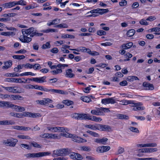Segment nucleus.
Returning a JSON list of instances; mask_svg holds the SVG:
<instances>
[{"mask_svg": "<svg viewBox=\"0 0 160 160\" xmlns=\"http://www.w3.org/2000/svg\"><path fill=\"white\" fill-rule=\"evenodd\" d=\"M139 6L138 2H136L133 3L131 7L132 9H135L138 8Z\"/></svg>", "mask_w": 160, "mask_h": 160, "instance_id": "62", "label": "nucleus"}, {"mask_svg": "<svg viewBox=\"0 0 160 160\" xmlns=\"http://www.w3.org/2000/svg\"><path fill=\"white\" fill-rule=\"evenodd\" d=\"M4 64L5 66L2 67V68L3 69H7L12 66V62L11 60H10L4 62Z\"/></svg>", "mask_w": 160, "mask_h": 160, "instance_id": "20", "label": "nucleus"}, {"mask_svg": "<svg viewBox=\"0 0 160 160\" xmlns=\"http://www.w3.org/2000/svg\"><path fill=\"white\" fill-rule=\"evenodd\" d=\"M62 72V70L61 69H57L56 70H53L51 71V72L53 75L57 74L58 73H61Z\"/></svg>", "mask_w": 160, "mask_h": 160, "instance_id": "51", "label": "nucleus"}, {"mask_svg": "<svg viewBox=\"0 0 160 160\" xmlns=\"http://www.w3.org/2000/svg\"><path fill=\"white\" fill-rule=\"evenodd\" d=\"M47 129L49 131L52 132H57L59 131V132H64L66 131V129L62 127H52L49 126L47 127Z\"/></svg>", "mask_w": 160, "mask_h": 160, "instance_id": "6", "label": "nucleus"}, {"mask_svg": "<svg viewBox=\"0 0 160 160\" xmlns=\"http://www.w3.org/2000/svg\"><path fill=\"white\" fill-rule=\"evenodd\" d=\"M14 59L21 60L25 58V56L23 55H15L12 56Z\"/></svg>", "mask_w": 160, "mask_h": 160, "instance_id": "42", "label": "nucleus"}, {"mask_svg": "<svg viewBox=\"0 0 160 160\" xmlns=\"http://www.w3.org/2000/svg\"><path fill=\"white\" fill-rule=\"evenodd\" d=\"M19 39L22 42L28 43L32 41V38L25 35H23L20 36Z\"/></svg>", "mask_w": 160, "mask_h": 160, "instance_id": "11", "label": "nucleus"}, {"mask_svg": "<svg viewBox=\"0 0 160 160\" xmlns=\"http://www.w3.org/2000/svg\"><path fill=\"white\" fill-rule=\"evenodd\" d=\"M20 146L22 149L25 148L28 150H31L32 148L31 146L26 144H21L20 145Z\"/></svg>", "mask_w": 160, "mask_h": 160, "instance_id": "34", "label": "nucleus"}, {"mask_svg": "<svg viewBox=\"0 0 160 160\" xmlns=\"http://www.w3.org/2000/svg\"><path fill=\"white\" fill-rule=\"evenodd\" d=\"M52 93H58L62 94H65L67 93V92H64L63 91L61 90L55 89H52Z\"/></svg>", "mask_w": 160, "mask_h": 160, "instance_id": "27", "label": "nucleus"}, {"mask_svg": "<svg viewBox=\"0 0 160 160\" xmlns=\"http://www.w3.org/2000/svg\"><path fill=\"white\" fill-rule=\"evenodd\" d=\"M16 14L14 13H8V14H4L2 15V16L4 17H13L16 15Z\"/></svg>", "mask_w": 160, "mask_h": 160, "instance_id": "55", "label": "nucleus"}, {"mask_svg": "<svg viewBox=\"0 0 160 160\" xmlns=\"http://www.w3.org/2000/svg\"><path fill=\"white\" fill-rule=\"evenodd\" d=\"M135 33V31L134 29H131L129 30L127 33V35L128 37H131L133 36Z\"/></svg>", "mask_w": 160, "mask_h": 160, "instance_id": "30", "label": "nucleus"}, {"mask_svg": "<svg viewBox=\"0 0 160 160\" xmlns=\"http://www.w3.org/2000/svg\"><path fill=\"white\" fill-rule=\"evenodd\" d=\"M70 149L68 148H62L53 151L52 156L55 157L59 156L68 155L70 153Z\"/></svg>", "mask_w": 160, "mask_h": 160, "instance_id": "1", "label": "nucleus"}, {"mask_svg": "<svg viewBox=\"0 0 160 160\" xmlns=\"http://www.w3.org/2000/svg\"><path fill=\"white\" fill-rule=\"evenodd\" d=\"M17 137L20 139H30V138L28 136L25 135H19L17 136Z\"/></svg>", "mask_w": 160, "mask_h": 160, "instance_id": "47", "label": "nucleus"}, {"mask_svg": "<svg viewBox=\"0 0 160 160\" xmlns=\"http://www.w3.org/2000/svg\"><path fill=\"white\" fill-rule=\"evenodd\" d=\"M0 34L2 36H10L11 35H14L15 33L13 32H2Z\"/></svg>", "mask_w": 160, "mask_h": 160, "instance_id": "31", "label": "nucleus"}, {"mask_svg": "<svg viewBox=\"0 0 160 160\" xmlns=\"http://www.w3.org/2000/svg\"><path fill=\"white\" fill-rule=\"evenodd\" d=\"M81 99L83 102H89L91 101V98L87 96L81 97Z\"/></svg>", "mask_w": 160, "mask_h": 160, "instance_id": "36", "label": "nucleus"}, {"mask_svg": "<svg viewBox=\"0 0 160 160\" xmlns=\"http://www.w3.org/2000/svg\"><path fill=\"white\" fill-rule=\"evenodd\" d=\"M68 27V25L66 23L61 24L57 25L54 26V27L56 28H67Z\"/></svg>", "mask_w": 160, "mask_h": 160, "instance_id": "50", "label": "nucleus"}, {"mask_svg": "<svg viewBox=\"0 0 160 160\" xmlns=\"http://www.w3.org/2000/svg\"><path fill=\"white\" fill-rule=\"evenodd\" d=\"M109 108L100 107L96 108L95 109L91 111V113L92 114L97 116H103L104 115V113L110 112Z\"/></svg>", "mask_w": 160, "mask_h": 160, "instance_id": "2", "label": "nucleus"}, {"mask_svg": "<svg viewBox=\"0 0 160 160\" xmlns=\"http://www.w3.org/2000/svg\"><path fill=\"white\" fill-rule=\"evenodd\" d=\"M68 134V137L72 138L73 139L72 140L76 142L80 143L86 142H87V140L85 139H83L82 138L74 135L72 134L69 133Z\"/></svg>", "mask_w": 160, "mask_h": 160, "instance_id": "5", "label": "nucleus"}, {"mask_svg": "<svg viewBox=\"0 0 160 160\" xmlns=\"http://www.w3.org/2000/svg\"><path fill=\"white\" fill-rule=\"evenodd\" d=\"M96 122H100L102 120V119L100 117H97L95 116H90L89 115V119Z\"/></svg>", "mask_w": 160, "mask_h": 160, "instance_id": "23", "label": "nucleus"}, {"mask_svg": "<svg viewBox=\"0 0 160 160\" xmlns=\"http://www.w3.org/2000/svg\"><path fill=\"white\" fill-rule=\"evenodd\" d=\"M13 108L17 112H22L25 111V110L24 107H21L16 105H14V107Z\"/></svg>", "mask_w": 160, "mask_h": 160, "instance_id": "25", "label": "nucleus"}, {"mask_svg": "<svg viewBox=\"0 0 160 160\" xmlns=\"http://www.w3.org/2000/svg\"><path fill=\"white\" fill-rule=\"evenodd\" d=\"M117 117L119 119H125L128 120L129 119V117L126 115L119 114L117 116Z\"/></svg>", "mask_w": 160, "mask_h": 160, "instance_id": "35", "label": "nucleus"}, {"mask_svg": "<svg viewBox=\"0 0 160 160\" xmlns=\"http://www.w3.org/2000/svg\"><path fill=\"white\" fill-rule=\"evenodd\" d=\"M52 102V100L49 98H44L42 100L36 101L37 104L43 105H46L47 104Z\"/></svg>", "mask_w": 160, "mask_h": 160, "instance_id": "12", "label": "nucleus"}, {"mask_svg": "<svg viewBox=\"0 0 160 160\" xmlns=\"http://www.w3.org/2000/svg\"><path fill=\"white\" fill-rule=\"evenodd\" d=\"M129 129L132 132H136V133H138L139 131L138 128H135L133 127H130Z\"/></svg>", "mask_w": 160, "mask_h": 160, "instance_id": "53", "label": "nucleus"}, {"mask_svg": "<svg viewBox=\"0 0 160 160\" xmlns=\"http://www.w3.org/2000/svg\"><path fill=\"white\" fill-rule=\"evenodd\" d=\"M9 98L12 100H22L24 98L21 96L17 95H10Z\"/></svg>", "mask_w": 160, "mask_h": 160, "instance_id": "21", "label": "nucleus"}, {"mask_svg": "<svg viewBox=\"0 0 160 160\" xmlns=\"http://www.w3.org/2000/svg\"><path fill=\"white\" fill-rule=\"evenodd\" d=\"M142 105L141 102H138L133 103V105H131L133 107V110L134 111L142 110H143L144 108L143 107H140V106Z\"/></svg>", "mask_w": 160, "mask_h": 160, "instance_id": "10", "label": "nucleus"}, {"mask_svg": "<svg viewBox=\"0 0 160 160\" xmlns=\"http://www.w3.org/2000/svg\"><path fill=\"white\" fill-rule=\"evenodd\" d=\"M89 115L87 114H80V119H89Z\"/></svg>", "mask_w": 160, "mask_h": 160, "instance_id": "32", "label": "nucleus"}, {"mask_svg": "<svg viewBox=\"0 0 160 160\" xmlns=\"http://www.w3.org/2000/svg\"><path fill=\"white\" fill-rule=\"evenodd\" d=\"M34 28L33 27H31L28 29H23L22 30V35H30L33 31Z\"/></svg>", "mask_w": 160, "mask_h": 160, "instance_id": "18", "label": "nucleus"}, {"mask_svg": "<svg viewBox=\"0 0 160 160\" xmlns=\"http://www.w3.org/2000/svg\"><path fill=\"white\" fill-rule=\"evenodd\" d=\"M81 149L85 151H90L91 150L89 147L87 146H82L81 147Z\"/></svg>", "mask_w": 160, "mask_h": 160, "instance_id": "63", "label": "nucleus"}, {"mask_svg": "<svg viewBox=\"0 0 160 160\" xmlns=\"http://www.w3.org/2000/svg\"><path fill=\"white\" fill-rule=\"evenodd\" d=\"M136 159L137 160H157V159L152 158H137Z\"/></svg>", "mask_w": 160, "mask_h": 160, "instance_id": "61", "label": "nucleus"}, {"mask_svg": "<svg viewBox=\"0 0 160 160\" xmlns=\"http://www.w3.org/2000/svg\"><path fill=\"white\" fill-rule=\"evenodd\" d=\"M2 87L4 88L6 90L8 91L13 93H20L21 92L17 90V87H4L3 86H2Z\"/></svg>", "mask_w": 160, "mask_h": 160, "instance_id": "9", "label": "nucleus"}, {"mask_svg": "<svg viewBox=\"0 0 160 160\" xmlns=\"http://www.w3.org/2000/svg\"><path fill=\"white\" fill-rule=\"evenodd\" d=\"M14 107V105L12 104L11 102H5V107L7 108H13Z\"/></svg>", "mask_w": 160, "mask_h": 160, "instance_id": "57", "label": "nucleus"}, {"mask_svg": "<svg viewBox=\"0 0 160 160\" xmlns=\"http://www.w3.org/2000/svg\"><path fill=\"white\" fill-rule=\"evenodd\" d=\"M86 132L93 137L99 138L100 137L98 133L93 131L88 130Z\"/></svg>", "mask_w": 160, "mask_h": 160, "instance_id": "33", "label": "nucleus"}, {"mask_svg": "<svg viewBox=\"0 0 160 160\" xmlns=\"http://www.w3.org/2000/svg\"><path fill=\"white\" fill-rule=\"evenodd\" d=\"M62 103L67 106H70L72 105L73 104V102L71 100H63Z\"/></svg>", "mask_w": 160, "mask_h": 160, "instance_id": "39", "label": "nucleus"}, {"mask_svg": "<svg viewBox=\"0 0 160 160\" xmlns=\"http://www.w3.org/2000/svg\"><path fill=\"white\" fill-rule=\"evenodd\" d=\"M98 124L96 125H93L91 124H86L85 125V127L89 128H90L93 130H98Z\"/></svg>", "mask_w": 160, "mask_h": 160, "instance_id": "29", "label": "nucleus"}, {"mask_svg": "<svg viewBox=\"0 0 160 160\" xmlns=\"http://www.w3.org/2000/svg\"><path fill=\"white\" fill-rule=\"evenodd\" d=\"M134 80H139V79L136 76H129L127 78V80L129 82H133Z\"/></svg>", "mask_w": 160, "mask_h": 160, "instance_id": "37", "label": "nucleus"}, {"mask_svg": "<svg viewBox=\"0 0 160 160\" xmlns=\"http://www.w3.org/2000/svg\"><path fill=\"white\" fill-rule=\"evenodd\" d=\"M125 151L124 149L123 148L121 147H118V150L117 152L116 153V155H118L119 154H122Z\"/></svg>", "mask_w": 160, "mask_h": 160, "instance_id": "45", "label": "nucleus"}, {"mask_svg": "<svg viewBox=\"0 0 160 160\" xmlns=\"http://www.w3.org/2000/svg\"><path fill=\"white\" fill-rule=\"evenodd\" d=\"M140 23L142 25H148V22L146 20L144 19H142L140 21Z\"/></svg>", "mask_w": 160, "mask_h": 160, "instance_id": "64", "label": "nucleus"}, {"mask_svg": "<svg viewBox=\"0 0 160 160\" xmlns=\"http://www.w3.org/2000/svg\"><path fill=\"white\" fill-rule=\"evenodd\" d=\"M46 77L45 76H43L40 78H36V82L38 83H42L46 82L45 79Z\"/></svg>", "mask_w": 160, "mask_h": 160, "instance_id": "24", "label": "nucleus"}, {"mask_svg": "<svg viewBox=\"0 0 160 160\" xmlns=\"http://www.w3.org/2000/svg\"><path fill=\"white\" fill-rule=\"evenodd\" d=\"M88 53L92 56H97L99 54L98 52L95 51H92L89 49L88 50Z\"/></svg>", "mask_w": 160, "mask_h": 160, "instance_id": "41", "label": "nucleus"}, {"mask_svg": "<svg viewBox=\"0 0 160 160\" xmlns=\"http://www.w3.org/2000/svg\"><path fill=\"white\" fill-rule=\"evenodd\" d=\"M132 45V42H129L126 44H123L122 45V47L124 49H126L130 48Z\"/></svg>", "mask_w": 160, "mask_h": 160, "instance_id": "26", "label": "nucleus"}, {"mask_svg": "<svg viewBox=\"0 0 160 160\" xmlns=\"http://www.w3.org/2000/svg\"><path fill=\"white\" fill-rule=\"evenodd\" d=\"M50 48V42H47L45 44H43L41 48L43 49H46V48Z\"/></svg>", "mask_w": 160, "mask_h": 160, "instance_id": "52", "label": "nucleus"}, {"mask_svg": "<svg viewBox=\"0 0 160 160\" xmlns=\"http://www.w3.org/2000/svg\"><path fill=\"white\" fill-rule=\"evenodd\" d=\"M15 124V122L12 120H3L0 121V125H12Z\"/></svg>", "mask_w": 160, "mask_h": 160, "instance_id": "17", "label": "nucleus"}, {"mask_svg": "<svg viewBox=\"0 0 160 160\" xmlns=\"http://www.w3.org/2000/svg\"><path fill=\"white\" fill-rule=\"evenodd\" d=\"M70 153H68V155H69L71 158L74 159H76V156L77 155L76 153H75L74 152H71L70 150Z\"/></svg>", "mask_w": 160, "mask_h": 160, "instance_id": "44", "label": "nucleus"}, {"mask_svg": "<svg viewBox=\"0 0 160 160\" xmlns=\"http://www.w3.org/2000/svg\"><path fill=\"white\" fill-rule=\"evenodd\" d=\"M127 4V1L125 0H121L119 2V5L121 7H124L126 6Z\"/></svg>", "mask_w": 160, "mask_h": 160, "instance_id": "58", "label": "nucleus"}, {"mask_svg": "<svg viewBox=\"0 0 160 160\" xmlns=\"http://www.w3.org/2000/svg\"><path fill=\"white\" fill-rule=\"evenodd\" d=\"M110 149L109 146H102L98 147L96 151L99 152H103L109 151Z\"/></svg>", "mask_w": 160, "mask_h": 160, "instance_id": "8", "label": "nucleus"}, {"mask_svg": "<svg viewBox=\"0 0 160 160\" xmlns=\"http://www.w3.org/2000/svg\"><path fill=\"white\" fill-rule=\"evenodd\" d=\"M58 31L54 29L49 28L46 30H43L41 32H44L48 33L50 32H57Z\"/></svg>", "mask_w": 160, "mask_h": 160, "instance_id": "40", "label": "nucleus"}, {"mask_svg": "<svg viewBox=\"0 0 160 160\" xmlns=\"http://www.w3.org/2000/svg\"><path fill=\"white\" fill-rule=\"evenodd\" d=\"M51 153L49 152H39L37 153H28L25 155L27 158H38L49 156Z\"/></svg>", "mask_w": 160, "mask_h": 160, "instance_id": "3", "label": "nucleus"}, {"mask_svg": "<svg viewBox=\"0 0 160 160\" xmlns=\"http://www.w3.org/2000/svg\"><path fill=\"white\" fill-rule=\"evenodd\" d=\"M72 71L71 69H69L66 70L65 76L67 77L72 78L75 76V75L72 73Z\"/></svg>", "mask_w": 160, "mask_h": 160, "instance_id": "22", "label": "nucleus"}, {"mask_svg": "<svg viewBox=\"0 0 160 160\" xmlns=\"http://www.w3.org/2000/svg\"><path fill=\"white\" fill-rule=\"evenodd\" d=\"M5 76L6 77H19L20 75L19 74H15L14 73H6L5 74Z\"/></svg>", "mask_w": 160, "mask_h": 160, "instance_id": "49", "label": "nucleus"}, {"mask_svg": "<svg viewBox=\"0 0 160 160\" xmlns=\"http://www.w3.org/2000/svg\"><path fill=\"white\" fill-rule=\"evenodd\" d=\"M32 32L33 33V34H34L35 36H41L43 35V34L42 33H38L37 32V30H34V29L33 30V31Z\"/></svg>", "mask_w": 160, "mask_h": 160, "instance_id": "60", "label": "nucleus"}, {"mask_svg": "<svg viewBox=\"0 0 160 160\" xmlns=\"http://www.w3.org/2000/svg\"><path fill=\"white\" fill-rule=\"evenodd\" d=\"M41 117V115L39 113H32L30 112V114H29V117L35 118Z\"/></svg>", "mask_w": 160, "mask_h": 160, "instance_id": "38", "label": "nucleus"}, {"mask_svg": "<svg viewBox=\"0 0 160 160\" xmlns=\"http://www.w3.org/2000/svg\"><path fill=\"white\" fill-rule=\"evenodd\" d=\"M61 38H74L75 37L74 36L69 34H65L61 36Z\"/></svg>", "mask_w": 160, "mask_h": 160, "instance_id": "48", "label": "nucleus"}, {"mask_svg": "<svg viewBox=\"0 0 160 160\" xmlns=\"http://www.w3.org/2000/svg\"><path fill=\"white\" fill-rule=\"evenodd\" d=\"M143 86L144 88V89L148 90H152L154 89V86L153 84L147 83L144 82L143 83Z\"/></svg>", "mask_w": 160, "mask_h": 160, "instance_id": "16", "label": "nucleus"}, {"mask_svg": "<svg viewBox=\"0 0 160 160\" xmlns=\"http://www.w3.org/2000/svg\"><path fill=\"white\" fill-rule=\"evenodd\" d=\"M157 144L156 143H147L144 144H138L137 145V146L138 147H155L157 146Z\"/></svg>", "mask_w": 160, "mask_h": 160, "instance_id": "19", "label": "nucleus"}, {"mask_svg": "<svg viewBox=\"0 0 160 160\" xmlns=\"http://www.w3.org/2000/svg\"><path fill=\"white\" fill-rule=\"evenodd\" d=\"M108 140V139L107 138H103L102 139L96 138L95 139L94 142L101 144L105 145Z\"/></svg>", "mask_w": 160, "mask_h": 160, "instance_id": "15", "label": "nucleus"}, {"mask_svg": "<svg viewBox=\"0 0 160 160\" xmlns=\"http://www.w3.org/2000/svg\"><path fill=\"white\" fill-rule=\"evenodd\" d=\"M1 6L4 8H9L15 6L14 2H6L1 5Z\"/></svg>", "mask_w": 160, "mask_h": 160, "instance_id": "14", "label": "nucleus"}, {"mask_svg": "<svg viewBox=\"0 0 160 160\" xmlns=\"http://www.w3.org/2000/svg\"><path fill=\"white\" fill-rule=\"evenodd\" d=\"M98 130L105 131H110L111 130V127L107 125L98 124Z\"/></svg>", "mask_w": 160, "mask_h": 160, "instance_id": "7", "label": "nucleus"}, {"mask_svg": "<svg viewBox=\"0 0 160 160\" xmlns=\"http://www.w3.org/2000/svg\"><path fill=\"white\" fill-rule=\"evenodd\" d=\"M147 152H156L157 151V149L156 148H146Z\"/></svg>", "mask_w": 160, "mask_h": 160, "instance_id": "54", "label": "nucleus"}, {"mask_svg": "<svg viewBox=\"0 0 160 160\" xmlns=\"http://www.w3.org/2000/svg\"><path fill=\"white\" fill-rule=\"evenodd\" d=\"M18 141L17 139L12 138L7 140H4L3 142V143L7 146L14 147L16 146Z\"/></svg>", "mask_w": 160, "mask_h": 160, "instance_id": "4", "label": "nucleus"}, {"mask_svg": "<svg viewBox=\"0 0 160 160\" xmlns=\"http://www.w3.org/2000/svg\"><path fill=\"white\" fill-rule=\"evenodd\" d=\"M35 74H34L32 72H28L21 73V74H20V76H28V75L34 76H35Z\"/></svg>", "mask_w": 160, "mask_h": 160, "instance_id": "56", "label": "nucleus"}, {"mask_svg": "<svg viewBox=\"0 0 160 160\" xmlns=\"http://www.w3.org/2000/svg\"><path fill=\"white\" fill-rule=\"evenodd\" d=\"M31 144L34 147L40 148H42V145L39 144L36 142H31Z\"/></svg>", "mask_w": 160, "mask_h": 160, "instance_id": "46", "label": "nucleus"}, {"mask_svg": "<svg viewBox=\"0 0 160 160\" xmlns=\"http://www.w3.org/2000/svg\"><path fill=\"white\" fill-rule=\"evenodd\" d=\"M14 2L15 6L16 5H21L22 6H25L26 5L27 2L26 1L20 0L18 1H14Z\"/></svg>", "mask_w": 160, "mask_h": 160, "instance_id": "28", "label": "nucleus"}, {"mask_svg": "<svg viewBox=\"0 0 160 160\" xmlns=\"http://www.w3.org/2000/svg\"><path fill=\"white\" fill-rule=\"evenodd\" d=\"M97 34L99 36L104 35H106V32L105 31L102 30H98L97 32Z\"/></svg>", "mask_w": 160, "mask_h": 160, "instance_id": "59", "label": "nucleus"}, {"mask_svg": "<svg viewBox=\"0 0 160 160\" xmlns=\"http://www.w3.org/2000/svg\"><path fill=\"white\" fill-rule=\"evenodd\" d=\"M102 102L105 104H114L116 102L113 98H111L102 99Z\"/></svg>", "mask_w": 160, "mask_h": 160, "instance_id": "13", "label": "nucleus"}, {"mask_svg": "<svg viewBox=\"0 0 160 160\" xmlns=\"http://www.w3.org/2000/svg\"><path fill=\"white\" fill-rule=\"evenodd\" d=\"M98 13L102 15L104 13L107 12L108 11V9H100L98 8Z\"/></svg>", "mask_w": 160, "mask_h": 160, "instance_id": "43", "label": "nucleus"}]
</instances>
